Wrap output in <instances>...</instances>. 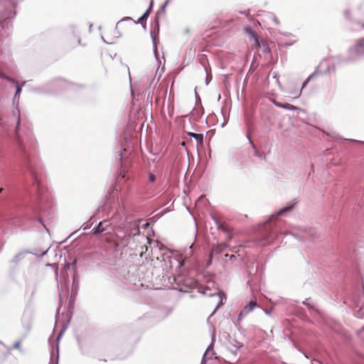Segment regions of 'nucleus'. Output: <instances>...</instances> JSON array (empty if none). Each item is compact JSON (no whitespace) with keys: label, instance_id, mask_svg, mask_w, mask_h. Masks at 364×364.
Returning <instances> with one entry per match:
<instances>
[{"label":"nucleus","instance_id":"f03ea898","mask_svg":"<svg viewBox=\"0 0 364 364\" xmlns=\"http://www.w3.org/2000/svg\"><path fill=\"white\" fill-rule=\"evenodd\" d=\"M133 230L134 232L132 234L134 235H137L136 240L137 242L141 244V245L140 246V250L139 251V254L140 257H142L144 253H145L148 250L146 243H149V238L144 235L139 234L140 231L139 226L137 225H134Z\"/></svg>","mask_w":364,"mask_h":364},{"label":"nucleus","instance_id":"412c9836","mask_svg":"<svg viewBox=\"0 0 364 364\" xmlns=\"http://www.w3.org/2000/svg\"><path fill=\"white\" fill-rule=\"evenodd\" d=\"M122 21H119V22H118V23H117V27L119 26V25L121 24Z\"/></svg>","mask_w":364,"mask_h":364},{"label":"nucleus","instance_id":"a878e982","mask_svg":"<svg viewBox=\"0 0 364 364\" xmlns=\"http://www.w3.org/2000/svg\"><path fill=\"white\" fill-rule=\"evenodd\" d=\"M363 28H364V24L362 26Z\"/></svg>","mask_w":364,"mask_h":364},{"label":"nucleus","instance_id":"0eeeda50","mask_svg":"<svg viewBox=\"0 0 364 364\" xmlns=\"http://www.w3.org/2000/svg\"><path fill=\"white\" fill-rule=\"evenodd\" d=\"M109 225V223L107 220L100 222L97 226L93 229L95 233H101L104 232Z\"/></svg>","mask_w":364,"mask_h":364},{"label":"nucleus","instance_id":"4468645a","mask_svg":"<svg viewBox=\"0 0 364 364\" xmlns=\"http://www.w3.org/2000/svg\"><path fill=\"white\" fill-rule=\"evenodd\" d=\"M274 104L278 107H281V108H284V109L285 108V104H284V103L274 101Z\"/></svg>","mask_w":364,"mask_h":364},{"label":"nucleus","instance_id":"b1692460","mask_svg":"<svg viewBox=\"0 0 364 364\" xmlns=\"http://www.w3.org/2000/svg\"><path fill=\"white\" fill-rule=\"evenodd\" d=\"M16 346L17 347H19L18 343H16Z\"/></svg>","mask_w":364,"mask_h":364},{"label":"nucleus","instance_id":"423d86ee","mask_svg":"<svg viewBox=\"0 0 364 364\" xmlns=\"http://www.w3.org/2000/svg\"><path fill=\"white\" fill-rule=\"evenodd\" d=\"M246 33H247L248 37L250 38V39L254 41L255 45L256 46L259 47L260 45H259L256 32L255 31H253L252 28H246Z\"/></svg>","mask_w":364,"mask_h":364},{"label":"nucleus","instance_id":"7ed1b4c3","mask_svg":"<svg viewBox=\"0 0 364 364\" xmlns=\"http://www.w3.org/2000/svg\"><path fill=\"white\" fill-rule=\"evenodd\" d=\"M350 51L358 56L364 55V37L355 41V44L350 48Z\"/></svg>","mask_w":364,"mask_h":364},{"label":"nucleus","instance_id":"dca6fc26","mask_svg":"<svg viewBox=\"0 0 364 364\" xmlns=\"http://www.w3.org/2000/svg\"><path fill=\"white\" fill-rule=\"evenodd\" d=\"M129 242H128L127 239H122L121 241H120V245H122V246H127L128 245Z\"/></svg>","mask_w":364,"mask_h":364},{"label":"nucleus","instance_id":"2eb2a0df","mask_svg":"<svg viewBox=\"0 0 364 364\" xmlns=\"http://www.w3.org/2000/svg\"><path fill=\"white\" fill-rule=\"evenodd\" d=\"M149 16V11H146L144 15L139 19V22H141L143 19L146 18Z\"/></svg>","mask_w":364,"mask_h":364},{"label":"nucleus","instance_id":"1a4fd4ad","mask_svg":"<svg viewBox=\"0 0 364 364\" xmlns=\"http://www.w3.org/2000/svg\"><path fill=\"white\" fill-rule=\"evenodd\" d=\"M227 246H228V245L226 243L219 244V245L213 247V252L218 253V254H220L221 252H223L225 250V249L227 247Z\"/></svg>","mask_w":364,"mask_h":364},{"label":"nucleus","instance_id":"4be33fe9","mask_svg":"<svg viewBox=\"0 0 364 364\" xmlns=\"http://www.w3.org/2000/svg\"><path fill=\"white\" fill-rule=\"evenodd\" d=\"M267 243H268V242H263V243H262V245H267Z\"/></svg>","mask_w":364,"mask_h":364},{"label":"nucleus","instance_id":"f257e3e1","mask_svg":"<svg viewBox=\"0 0 364 364\" xmlns=\"http://www.w3.org/2000/svg\"><path fill=\"white\" fill-rule=\"evenodd\" d=\"M196 288L198 289L199 292L204 295L210 297L216 296L220 298L218 289L215 287V282L210 279H208L207 281V284L205 286H204L203 284L196 283Z\"/></svg>","mask_w":364,"mask_h":364},{"label":"nucleus","instance_id":"f3484780","mask_svg":"<svg viewBox=\"0 0 364 364\" xmlns=\"http://www.w3.org/2000/svg\"><path fill=\"white\" fill-rule=\"evenodd\" d=\"M21 91V88L20 87H17L16 88V95H18Z\"/></svg>","mask_w":364,"mask_h":364},{"label":"nucleus","instance_id":"ddd939ff","mask_svg":"<svg viewBox=\"0 0 364 364\" xmlns=\"http://www.w3.org/2000/svg\"><path fill=\"white\" fill-rule=\"evenodd\" d=\"M274 104L278 107H281V108H284V109L285 108V104H284V103L274 101Z\"/></svg>","mask_w":364,"mask_h":364},{"label":"nucleus","instance_id":"a211bd4d","mask_svg":"<svg viewBox=\"0 0 364 364\" xmlns=\"http://www.w3.org/2000/svg\"><path fill=\"white\" fill-rule=\"evenodd\" d=\"M231 238H232V235H228L226 241H225V243L227 244L231 240Z\"/></svg>","mask_w":364,"mask_h":364},{"label":"nucleus","instance_id":"6ab92c4d","mask_svg":"<svg viewBox=\"0 0 364 364\" xmlns=\"http://www.w3.org/2000/svg\"><path fill=\"white\" fill-rule=\"evenodd\" d=\"M264 51H266L267 53L270 52L269 48L267 46H264Z\"/></svg>","mask_w":364,"mask_h":364},{"label":"nucleus","instance_id":"aec40b11","mask_svg":"<svg viewBox=\"0 0 364 364\" xmlns=\"http://www.w3.org/2000/svg\"><path fill=\"white\" fill-rule=\"evenodd\" d=\"M19 124H20V117H18V121H17V125H16V129H18V127H19Z\"/></svg>","mask_w":364,"mask_h":364},{"label":"nucleus","instance_id":"20e7f679","mask_svg":"<svg viewBox=\"0 0 364 364\" xmlns=\"http://www.w3.org/2000/svg\"><path fill=\"white\" fill-rule=\"evenodd\" d=\"M79 284H80L79 279L75 274H74L73 278V284H72V289H71V293H70V296L73 299L75 298V296L77 294L78 289H79Z\"/></svg>","mask_w":364,"mask_h":364},{"label":"nucleus","instance_id":"f8f14e48","mask_svg":"<svg viewBox=\"0 0 364 364\" xmlns=\"http://www.w3.org/2000/svg\"><path fill=\"white\" fill-rule=\"evenodd\" d=\"M156 181V176L154 173H149V181L151 183H154Z\"/></svg>","mask_w":364,"mask_h":364},{"label":"nucleus","instance_id":"9d476101","mask_svg":"<svg viewBox=\"0 0 364 364\" xmlns=\"http://www.w3.org/2000/svg\"><path fill=\"white\" fill-rule=\"evenodd\" d=\"M293 208V205L291 206H287V207H285L282 209H281L279 212H278V215H282L285 212H287V211H289L290 210H291Z\"/></svg>","mask_w":364,"mask_h":364},{"label":"nucleus","instance_id":"6e6552de","mask_svg":"<svg viewBox=\"0 0 364 364\" xmlns=\"http://www.w3.org/2000/svg\"><path fill=\"white\" fill-rule=\"evenodd\" d=\"M188 134L191 136H193L196 141L197 146H200L203 144V135L202 134H196L193 132H188Z\"/></svg>","mask_w":364,"mask_h":364},{"label":"nucleus","instance_id":"5701e85b","mask_svg":"<svg viewBox=\"0 0 364 364\" xmlns=\"http://www.w3.org/2000/svg\"><path fill=\"white\" fill-rule=\"evenodd\" d=\"M16 346L17 347H19L18 343H16Z\"/></svg>","mask_w":364,"mask_h":364},{"label":"nucleus","instance_id":"39448f33","mask_svg":"<svg viewBox=\"0 0 364 364\" xmlns=\"http://www.w3.org/2000/svg\"><path fill=\"white\" fill-rule=\"evenodd\" d=\"M257 306V302L255 301H251L247 306L244 307V309L241 311L239 314V317L246 315L249 314L250 311L253 310V309Z\"/></svg>","mask_w":364,"mask_h":364},{"label":"nucleus","instance_id":"393cba45","mask_svg":"<svg viewBox=\"0 0 364 364\" xmlns=\"http://www.w3.org/2000/svg\"><path fill=\"white\" fill-rule=\"evenodd\" d=\"M3 191V188H0V193Z\"/></svg>","mask_w":364,"mask_h":364},{"label":"nucleus","instance_id":"9b49d317","mask_svg":"<svg viewBox=\"0 0 364 364\" xmlns=\"http://www.w3.org/2000/svg\"><path fill=\"white\" fill-rule=\"evenodd\" d=\"M284 109H289V110H296V109H298V108L296 106L292 105L291 104H288V103L285 104V108Z\"/></svg>","mask_w":364,"mask_h":364}]
</instances>
